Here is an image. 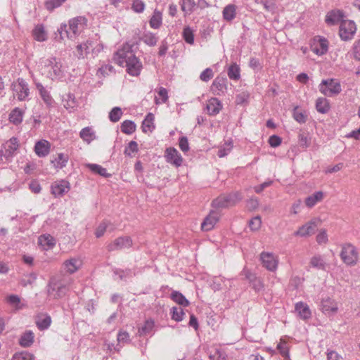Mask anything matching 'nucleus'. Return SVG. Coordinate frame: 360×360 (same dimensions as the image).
I'll use <instances>...</instances> for the list:
<instances>
[{
    "label": "nucleus",
    "mask_w": 360,
    "mask_h": 360,
    "mask_svg": "<svg viewBox=\"0 0 360 360\" xmlns=\"http://www.w3.org/2000/svg\"><path fill=\"white\" fill-rule=\"evenodd\" d=\"M122 115V111L121 108L115 107L112 109L109 114V119L113 122H117L120 120Z\"/></svg>",
    "instance_id": "3c124183"
},
{
    "label": "nucleus",
    "mask_w": 360,
    "mask_h": 360,
    "mask_svg": "<svg viewBox=\"0 0 360 360\" xmlns=\"http://www.w3.org/2000/svg\"><path fill=\"white\" fill-rule=\"evenodd\" d=\"M344 13L340 10H332L327 13L326 15V22L328 25H335L344 20Z\"/></svg>",
    "instance_id": "f3484780"
},
{
    "label": "nucleus",
    "mask_w": 360,
    "mask_h": 360,
    "mask_svg": "<svg viewBox=\"0 0 360 360\" xmlns=\"http://www.w3.org/2000/svg\"><path fill=\"white\" fill-rule=\"evenodd\" d=\"M262 220L259 216L253 217L249 222V226L252 231H257L261 227Z\"/></svg>",
    "instance_id": "e2e57ef3"
},
{
    "label": "nucleus",
    "mask_w": 360,
    "mask_h": 360,
    "mask_svg": "<svg viewBox=\"0 0 360 360\" xmlns=\"http://www.w3.org/2000/svg\"><path fill=\"white\" fill-rule=\"evenodd\" d=\"M299 144L302 148H306L310 145V139L304 133H300L298 136Z\"/></svg>",
    "instance_id": "052dcab7"
},
{
    "label": "nucleus",
    "mask_w": 360,
    "mask_h": 360,
    "mask_svg": "<svg viewBox=\"0 0 360 360\" xmlns=\"http://www.w3.org/2000/svg\"><path fill=\"white\" fill-rule=\"evenodd\" d=\"M185 316V313L184 310L180 307H174L171 309V316L172 319L175 321L179 322L181 321Z\"/></svg>",
    "instance_id": "37998d69"
},
{
    "label": "nucleus",
    "mask_w": 360,
    "mask_h": 360,
    "mask_svg": "<svg viewBox=\"0 0 360 360\" xmlns=\"http://www.w3.org/2000/svg\"><path fill=\"white\" fill-rule=\"evenodd\" d=\"M24 112L18 108L13 109L9 115V121L15 125L20 124L23 118Z\"/></svg>",
    "instance_id": "2f4dec72"
},
{
    "label": "nucleus",
    "mask_w": 360,
    "mask_h": 360,
    "mask_svg": "<svg viewBox=\"0 0 360 360\" xmlns=\"http://www.w3.org/2000/svg\"><path fill=\"white\" fill-rule=\"evenodd\" d=\"M67 284L62 282H51L49 288V295L53 299H59L66 295L68 291Z\"/></svg>",
    "instance_id": "1a4fd4ad"
},
{
    "label": "nucleus",
    "mask_w": 360,
    "mask_h": 360,
    "mask_svg": "<svg viewBox=\"0 0 360 360\" xmlns=\"http://www.w3.org/2000/svg\"><path fill=\"white\" fill-rule=\"evenodd\" d=\"M108 224L107 221H102L96 228L95 231V235L97 238H100L105 233L107 228H108Z\"/></svg>",
    "instance_id": "0e129e2a"
},
{
    "label": "nucleus",
    "mask_w": 360,
    "mask_h": 360,
    "mask_svg": "<svg viewBox=\"0 0 360 360\" xmlns=\"http://www.w3.org/2000/svg\"><path fill=\"white\" fill-rule=\"evenodd\" d=\"M293 118L299 123H305L307 121V115L304 112L298 111V106H295L292 112Z\"/></svg>",
    "instance_id": "8fccbe9b"
},
{
    "label": "nucleus",
    "mask_w": 360,
    "mask_h": 360,
    "mask_svg": "<svg viewBox=\"0 0 360 360\" xmlns=\"http://www.w3.org/2000/svg\"><path fill=\"white\" fill-rule=\"evenodd\" d=\"M70 191V184L65 180L57 181L51 185V193L55 196H62Z\"/></svg>",
    "instance_id": "ddd939ff"
},
{
    "label": "nucleus",
    "mask_w": 360,
    "mask_h": 360,
    "mask_svg": "<svg viewBox=\"0 0 360 360\" xmlns=\"http://www.w3.org/2000/svg\"><path fill=\"white\" fill-rule=\"evenodd\" d=\"M171 299L181 306L187 307L189 305L188 300L178 291H174L172 292Z\"/></svg>",
    "instance_id": "4c0bfd02"
},
{
    "label": "nucleus",
    "mask_w": 360,
    "mask_h": 360,
    "mask_svg": "<svg viewBox=\"0 0 360 360\" xmlns=\"http://www.w3.org/2000/svg\"><path fill=\"white\" fill-rule=\"evenodd\" d=\"M295 311L298 313L301 319L306 320L311 317V310L306 303L303 302H299L295 304Z\"/></svg>",
    "instance_id": "bb28decb"
},
{
    "label": "nucleus",
    "mask_w": 360,
    "mask_h": 360,
    "mask_svg": "<svg viewBox=\"0 0 360 360\" xmlns=\"http://www.w3.org/2000/svg\"><path fill=\"white\" fill-rule=\"evenodd\" d=\"M63 65L59 58L51 56L42 59L39 65V70L45 77L56 80L63 77Z\"/></svg>",
    "instance_id": "20e7f679"
},
{
    "label": "nucleus",
    "mask_w": 360,
    "mask_h": 360,
    "mask_svg": "<svg viewBox=\"0 0 360 360\" xmlns=\"http://www.w3.org/2000/svg\"><path fill=\"white\" fill-rule=\"evenodd\" d=\"M310 265L316 269L325 270L326 263L320 255H316L311 258Z\"/></svg>",
    "instance_id": "79ce46f5"
},
{
    "label": "nucleus",
    "mask_w": 360,
    "mask_h": 360,
    "mask_svg": "<svg viewBox=\"0 0 360 360\" xmlns=\"http://www.w3.org/2000/svg\"><path fill=\"white\" fill-rule=\"evenodd\" d=\"M214 76L213 71L210 68L205 69L200 76V78L203 82H207L210 80Z\"/></svg>",
    "instance_id": "69168bd1"
},
{
    "label": "nucleus",
    "mask_w": 360,
    "mask_h": 360,
    "mask_svg": "<svg viewBox=\"0 0 360 360\" xmlns=\"http://www.w3.org/2000/svg\"><path fill=\"white\" fill-rule=\"evenodd\" d=\"M154 328V321L153 320H147L143 325L139 328V333L141 335L150 333Z\"/></svg>",
    "instance_id": "c03bdc74"
},
{
    "label": "nucleus",
    "mask_w": 360,
    "mask_h": 360,
    "mask_svg": "<svg viewBox=\"0 0 360 360\" xmlns=\"http://www.w3.org/2000/svg\"><path fill=\"white\" fill-rule=\"evenodd\" d=\"M13 360H34V356L29 352H20L18 354H15Z\"/></svg>",
    "instance_id": "4d7b16f0"
},
{
    "label": "nucleus",
    "mask_w": 360,
    "mask_h": 360,
    "mask_svg": "<svg viewBox=\"0 0 360 360\" xmlns=\"http://www.w3.org/2000/svg\"><path fill=\"white\" fill-rule=\"evenodd\" d=\"M236 8L233 4L226 6V21H231L236 17Z\"/></svg>",
    "instance_id": "bf43d9fd"
},
{
    "label": "nucleus",
    "mask_w": 360,
    "mask_h": 360,
    "mask_svg": "<svg viewBox=\"0 0 360 360\" xmlns=\"http://www.w3.org/2000/svg\"><path fill=\"white\" fill-rule=\"evenodd\" d=\"M316 109L321 114L327 113L330 110L329 101L326 98H318L316 101Z\"/></svg>",
    "instance_id": "473e14b6"
},
{
    "label": "nucleus",
    "mask_w": 360,
    "mask_h": 360,
    "mask_svg": "<svg viewBox=\"0 0 360 360\" xmlns=\"http://www.w3.org/2000/svg\"><path fill=\"white\" fill-rule=\"evenodd\" d=\"M261 260L263 266L268 270L274 271L276 269L278 266V261L275 259L274 256L268 252H262L261 254Z\"/></svg>",
    "instance_id": "dca6fc26"
},
{
    "label": "nucleus",
    "mask_w": 360,
    "mask_h": 360,
    "mask_svg": "<svg viewBox=\"0 0 360 360\" xmlns=\"http://www.w3.org/2000/svg\"><path fill=\"white\" fill-rule=\"evenodd\" d=\"M340 257L342 260L348 265H353L356 264L358 259L356 249L351 243L342 245Z\"/></svg>",
    "instance_id": "423d86ee"
},
{
    "label": "nucleus",
    "mask_w": 360,
    "mask_h": 360,
    "mask_svg": "<svg viewBox=\"0 0 360 360\" xmlns=\"http://www.w3.org/2000/svg\"><path fill=\"white\" fill-rule=\"evenodd\" d=\"M250 98V94L243 91L236 96L235 103L236 105H247Z\"/></svg>",
    "instance_id": "603ef678"
},
{
    "label": "nucleus",
    "mask_w": 360,
    "mask_h": 360,
    "mask_svg": "<svg viewBox=\"0 0 360 360\" xmlns=\"http://www.w3.org/2000/svg\"><path fill=\"white\" fill-rule=\"evenodd\" d=\"M132 245V240L129 236L119 237L116 238L108 245V250L110 251L129 248Z\"/></svg>",
    "instance_id": "4468645a"
},
{
    "label": "nucleus",
    "mask_w": 360,
    "mask_h": 360,
    "mask_svg": "<svg viewBox=\"0 0 360 360\" xmlns=\"http://www.w3.org/2000/svg\"><path fill=\"white\" fill-rule=\"evenodd\" d=\"M51 323V318L46 314H40L36 318V325L40 330L47 329Z\"/></svg>",
    "instance_id": "a878e982"
},
{
    "label": "nucleus",
    "mask_w": 360,
    "mask_h": 360,
    "mask_svg": "<svg viewBox=\"0 0 360 360\" xmlns=\"http://www.w3.org/2000/svg\"><path fill=\"white\" fill-rule=\"evenodd\" d=\"M34 338V333L32 331H27L21 336L20 344L24 347H28L32 345Z\"/></svg>",
    "instance_id": "e433bc0d"
},
{
    "label": "nucleus",
    "mask_w": 360,
    "mask_h": 360,
    "mask_svg": "<svg viewBox=\"0 0 360 360\" xmlns=\"http://www.w3.org/2000/svg\"><path fill=\"white\" fill-rule=\"evenodd\" d=\"M113 61L117 65L125 68L126 72L132 77L140 75L143 64L134 53L131 46L124 44L113 55Z\"/></svg>",
    "instance_id": "f257e3e1"
},
{
    "label": "nucleus",
    "mask_w": 360,
    "mask_h": 360,
    "mask_svg": "<svg viewBox=\"0 0 360 360\" xmlns=\"http://www.w3.org/2000/svg\"><path fill=\"white\" fill-rule=\"evenodd\" d=\"M79 136L87 144H89L96 139L95 132L93 129L89 127L83 128L79 132Z\"/></svg>",
    "instance_id": "c85d7f7f"
},
{
    "label": "nucleus",
    "mask_w": 360,
    "mask_h": 360,
    "mask_svg": "<svg viewBox=\"0 0 360 360\" xmlns=\"http://www.w3.org/2000/svg\"><path fill=\"white\" fill-rule=\"evenodd\" d=\"M162 22V12L158 10H155L150 20L149 21V24L150 27L153 29L159 28Z\"/></svg>",
    "instance_id": "72a5a7b5"
},
{
    "label": "nucleus",
    "mask_w": 360,
    "mask_h": 360,
    "mask_svg": "<svg viewBox=\"0 0 360 360\" xmlns=\"http://www.w3.org/2000/svg\"><path fill=\"white\" fill-rule=\"evenodd\" d=\"M138 150V143L134 141H131L126 147L124 153L127 155L131 156L134 153H137Z\"/></svg>",
    "instance_id": "6e6d98bb"
},
{
    "label": "nucleus",
    "mask_w": 360,
    "mask_h": 360,
    "mask_svg": "<svg viewBox=\"0 0 360 360\" xmlns=\"http://www.w3.org/2000/svg\"><path fill=\"white\" fill-rule=\"evenodd\" d=\"M158 98L155 97V102L156 104L165 103L168 100L167 90L164 87H160L158 91Z\"/></svg>",
    "instance_id": "49530a36"
},
{
    "label": "nucleus",
    "mask_w": 360,
    "mask_h": 360,
    "mask_svg": "<svg viewBox=\"0 0 360 360\" xmlns=\"http://www.w3.org/2000/svg\"><path fill=\"white\" fill-rule=\"evenodd\" d=\"M13 91L19 101H24L30 94L27 83L23 79H18L13 84Z\"/></svg>",
    "instance_id": "9d476101"
},
{
    "label": "nucleus",
    "mask_w": 360,
    "mask_h": 360,
    "mask_svg": "<svg viewBox=\"0 0 360 360\" xmlns=\"http://www.w3.org/2000/svg\"><path fill=\"white\" fill-rule=\"evenodd\" d=\"M86 166L94 173L98 174L102 176L108 177L110 176V174L107 172L106 169L99 165L87 164Z\"/></svg>",
    "instance_id": "a19ab883"
},
{
    "label": "nucleus",
    "mask_w": 360,
    "mask_h": 360,
    "mask_svg": "<svg viewBox=\"0 0 360 360\" xmlns=\"http://www.w3.org/2000/svg\"><path fill=\"white\" fill-rule=\"evenodd\" d=\"M341 90L340 84L333 79L323 80L319 85V91L326 96L337 95Z\"/></svg>",
    "instance_id": "0eeeda50"
},
{
    "label": "nucleus",
    "mask_w": 360,
    "mask_h": 360,
    "mask_svg": "<svg viewBox=\"0 0 360 360\" xmlns=\"http://www.w3.org/2000/svg\"><path fill=\"white\" fill-rule=\"evenodd\" d=\"M356 31V27L354 21L344 20H342L339 34L340 38L344 41L350 40L353 38Z\"/></svg>",
    "instance_id": "6e6552de"
},
{
    "label": "nucleus",
    "mask_w": 360,
    "mask_h": 360,
    "mask_svg": "<svg viewBox=\"0 0 360 360\" xmlns=\"http://www.w3.org/2000/svg\"><path fill=\"white\" fill-rule=\"evenodd\" d=\"M51 150V143L45 140L41 139L37 141L34 146V152L39 157L46 156Z\"/></svg>",
    "instance_id": "6ab92c4d"
},
{
    "label": "nucleus",
    "mask_w": 360,
    "mask_h": 360,
    "mask_svg": "<svg viewBox=\"0 0 360 360\" xmlns=\"http://www.w3.org/2000/svg\"><path fill=\"white\" fill-rule=\"evenodd\" d=\"M63 105L68 110L76 108L77 103L74 94H68L63 99Z\"/></svg>",
    "instance_id": "58836bf2"
},
{
    "label": "nucleus",
    "mask_w": 360,
    "mask_h": 360,
    "mask_svg": "<svg viewBox=\"0 0 360 360\" xmlns=\"http://www.w3.org/2000/svg\"><path fill=\"white\" fill-rule=\"evenodd\" d=\"M182 36L185 41L189 44H193L194 42V34L193 30L190 27H184Z\"/></svg>",
    "instance_id": "de8ad7c7"
},
{
    "label": "nucleus",
    "mask_w": 360,
    "mask_h": 360,
    "mask_svg": "<svg viewBox=\"0 0 360 360\" xmlns=\"http://www.w3.org/2000/svg\"><path fill=\"white\" fill-rule=\"evenodd\" d=\"M323 198V193L322 191L315 192L311 195L308 196L305 199V204L308 207H312L318 202L321 201Z\"/></svg>",
    "instance_id": "f704fd0d"
},
{
    "label": "nucleus",
    "mask_w": 360,
    "mask_h": 360,
    "mask_svg": "<svg viewBox=\"0 0 360 360\" xmlns=\"http://www.w3.org/2000/svg\"><path fill=\"white\" fill-rule=\"evenodd\" d=\"M245 277L249 281L252 288L256 291L259 292L264 290V283L261 278H257L255 274L246 271Z\"/></svg>",
    "instance_id": "b1692460"
},
{
    "label": "nucleus",
    "mask_w": 360,
    "mask_h": 360,
    "mask_svg": "<svg viewBox=\"0 0 360 360\" xmlns=\"http://www.w3.org/2000/svg\"><path fill=\"white\" fill-rule=\"evenodd\" d=\"M227 74L229 77L233 80L240 79V68L236 63H232L228 68Z\"/></svg>",
    "instance_id": "c9c22d12"
},
{
    "label": "nucleus",
    "mask_w": 360,
    "mask_h": 360,
    "mask_svg": "<svg viewBox=\"0 0 360 360\" xmlns=\"http://www.w3.org/2000/svg\"><path fill=\"white\" fill-rule=\"evenodd\" d=\"M82 266V260L78 257L70 258L65 260L63 267L66 273L72 274L77 271Z\"/></svg>",
    "instance_id": "2eb2a0df"
},
{
    "label": "nucleus",
    "mask_w": 360,
    "mask_h": 360,
    "mask_svg": "<svg viewBox=\"0 0 360 360\" xmlns=\"http://www.w3.org/2000/svg\"><path fill=\"white\" fill-rule=\"evenodd\" d=\"M103 49L102 42L97 38H89L75 46V55L78 60L95 58Z\"/></svg>",
    "instance_id": "f03ea898"
},
{
    "label": "nucleus",
    "mask_w": 360,
    "mask_h": 360,
    "mask_svg": "<svg viewBox=\"0 0 360 360\" xmlns=\"http://www.w3.org/2000/svg\"><path fill=\"white\" fill-rule=\"evenodd\" d=\"M328 41L325 38H320L317 46H313L312 51L319 56H322L328 51Z\"/></svg>",
    "instance_id": "7c9ffc66"
},
{
    "label": "nucleus",
    "mask_w": 360,
    "mask_h": 360,
    "mask_svg": "<svg viewBox=\"0 0 360 360\" xmlns=\"http://www.w3.org/2000/svg\"><path fill=\"white\" fill-rule=\"evenodd\" d=\"M144 43L149 46H155L157 44L158 39L155 34L152 33H147L143 37Z\"/></svg>",
    "instance_id": "13d9d810"
},
{
    "label": "nucleus",
    "mask_w": 360,
    "mask_h": 360,
    "mask_svg": "<svg viewBox=\"0 0 360 360\" xmlns=\"http://www.w3.org/2000/svg\"><path fill=\"white\" fill-rule=\"evenodd\" d=\"M277 349L284 358H289L288 348L285 342L281 340L277 345Z\"/></svg>",
    "instance_id": "680f3d73"
},
{
    "label": "nucleus",
    "mask_w": 360,
    "mask_h": 360,
    "mask_svg": "<svg viewBox=\"0 0 360 360\" xmlns=\"http://www.w3.org/2000/svg\"><path fill=\"white\" fill-rule=\"evenodd\" d=\"M32 36L37 41H45L48 39V33L42 24L35 25L32 30Z\"/></svg>",
    "instance_id": "5701e85b"
},
{
    "label": "nucleus",
    "mask_w": 360,
    "mask_h": 360,
    "mask_svg": "<svg viewBox=\"0 0 360 360\" xmlns=\"http://www.w3.org/2000/svg\"><path fill=\"white\" fill-rule=\"evenodd\" d=\"M316 228V222L311 221L302 226L297 231L295 232L294 235L306 237L314 233Z\"/></svg>",
    "instance_id": "412c9836"
},
{
    "label": "nucleus",
    "mask_w": 360,
    "mask_h": 360,
    "mask_svg": "<svg viewBox=\"0 0 360 360\" xmlns=\"http://www.w3.org/2000/svg\"><path fill=\"white\" fill-rule=\"evenodd\" d=\"M222 105L216 98L210 99L207 104V110L210 115H215L219 112Z\"/></svg>",
    "instance_id": "c756f323"
},
{
    "label": "nucleus",
    "mask_w": 360,
    "mask_h": 360,
    "mask_svg": "<svg viewBox=\"0 0 360 360\" xmlns=\"http://www.w3.org/2000/svg\"><path fill=\"white\" fill-rule=\"evenodd\" d=\"M321 309L324 314L330 315L336 313L338 307L337 303L333 300L326 297L322 300Z\"/></svg>",
    "instance_id": "a211bd4d"
},
{
    "label": "nucleus",
    "mask_w": 360,
    "mask_h": 360,
    "mask_svg": "<svg viewBox=\"0 0 360 360\" xmlns=\"http://www.w3.org/2000/svg\"><path fill=\"white\" fill-rule=\"evenodd\" d=\"M242 198L241 194L239 192H233L226 195V205H234L239 202Z\"/></svg>",
    "instance_id": "5fc2aeb1"
},
{
    "label": "nucleus",
    "mask_w": 360,
    "mask_h": 360,
    "mask_svg": "<svg viewBox=\"0 0 360 360\" xmlns=\"http://www.w3.org/2000/svg\"><path fill=\"white\" fill-rule=\"evenodd\" d=\"M195 6V3L194 0H181V10L185 13L186 15L190 14L194 7Z\"/></svg>",
    "instance_id": "a18cd8bd"
},
{
    "label": "nucleus",
    "mask_w": 360,
    "mask_h": 360,
    "mask_svg": "<svg viewBox=\"0 0 360 360\" xmlns=\"http://www.w3.org/2000/svg\"><path fill=\"white\" fill-rule=\"evenodd\" d=\"M136 129L135 123L131 120H124L121 124V131L125 134H133Z\"/></svg>",
    "instance_id": "ea45409f"
},
{
    "label": "nucleus",
    "mask_w": 360,
    "mask_h": 360,
    "mask_svg": "<svg viewBox=\"0 0 360 360\" xmlns=\"http://www.w3.org/2000/svg\"><path fill=\"white\" fill-rule=\"evenodd\" d=\"M19 147V140L16 137H12L2 145L0 154L6 159V160L10 161L16 154Z\"/></svg>",
    "instance_id": "39448f33"
},
{
    "label": "nucleus",
    "mask_w": 360,
    "mask_h": 360,
    "mask_svg": "<svg viewBox=\"0 0 360 360\" xmlns=\"http://www.w3.org/2000/svg\"><path fill=\"white\" fill-rule=\"evenodd\" d=\"M66 0H46L44 3L45 8L52 11L56 8L60 6Z\"/></svg>",
    "instance_id": "09e8293b"
},
{
    "label": "nucleus",
    "mask_w": 360,
    "mask_h": 360,
    "mask_svg": "<svg viewBox=\"0 0 360 360\" xmlns=\"http://www.w3.org/2000/svg\"><path fill=\"white\" fill-rule=\"evenodd\" d=\"M165 158L167 162L179 167L182 165L183 158L178 150L174 148H168L165 153Z\"/></svg>",
    "instance_id": "f8f14e48"
},
{
    "label": "nucleus",
    "mask_w": 360,
    "mask_h": 360,
    "mask_svg": "<svg viewBox=\"0 0 360 360\" xmlns=\"http://www.w3.org/2000/svg\"><path fill=\"white\" fill-rule=\"evenodd\" d=\"M221 217V214L219 211H211L202 222L200 226L201 230L202 231H209L212 230L218 223Z\"/></svg>",
    "instance_id": "9b49d317"
},
{
    "label": "nucleus",
    "mask_w": 360,
    "mask_h": 360,
    "mask_svg": "<svg viewBox=\"0 0 360 360\" xmlns=\"http://www.w3.org/2000/svg\"><path fill=\"white\" fill-rule=\"evenodd\" d=\"M69 157L68 155L63 153H59L56 155L51 160V163L56 169H62L65 167L68 162Z\"/></svg>",
    "instance_id": "cd10ccee"
},
{
    "label": "nucleus",
    "mask_w": 360,
    "mask_h": 360,
    "mask_svg": "<svg viewBox=\"0 0 360 360\" xmlns=\"http://www.w3.org/2000/svg\"><path fill=\"white\" fill-rule=\"evenodd\" d=\"M155 121V116L153 113L149 112L146 116L145 119L143 120L141 125V129L142 131L145 134L152 132L155 128V125L154 123Z\"/></svg>",
    "instance_id": "393cba45"
},
{
    "label": "nucleus",
    "mask_w": 360,
    "mask_h": 360,
    "mask_svg": "<svg viewBox=\"0 0 360 360\" xmlns=\"http://www.w3.org/2000/svg\"><path fill=\"white\" fill-rule=\"evenodd\" d=\"M86 26L87 19L83 16H77L70 19L68 22V30H67L68 25L66 24H62L58 30L60 40L63 41L65 37L72 39L77 37Z\"/></svg>",
    "instance_id": "7ed1b4c3"
},
{
    "label": "nucleus",
    "mask_w": 360,
    "mask_h": 360,
    "mask_svg": "<svg viewBox=\"0 0 360 360\" xmlns=\"http://www.w3.org/2000/svg\"><path fill=\"white\" fill-rule=\"evenodd\" d=\"M38 243L43 250H49L55 246L56 240L50 234H44L39 237Z\"/></svg>",
    "instance_id": "aec40b11"
},
{
    "label": "nucleus",
    "mask_w": 360,
    "mask_h": 360,
    "mask_svg": "<svg viewBox=\"0 0 360 360\" xmlns=\"http://www.w3.org/2000/svg\"><path fill=\"white\" fill-rule=\"evenodd\" d=\"M352 49L354 58L356 60H360V39L354 41Z\"/></svg>",
    "instance_id": "774afa93"
},
{
    "label": "nucleus",
    "mask_w": 360,
    "mask_h": 360,
    "mask_svg": "<svg viewBox=\"0 0 360 360\" xmlns=\"http://www.w3.org/2000/svg\"><path fill=\"white\" fill-rule=\"evenodd\" d=\"M145 3L143 0H133L131 9L137 13H143L145 10Z\"/></svg>",
    "instance_id": "864d4df0"
},
{
    "label": "nucleus",
    "mask_w": 360,
    "mask_h": 360,
    "mask_svg": "<svg viewBox=\"0 0 360 360\" xmlns=\"http://www.w3.org/2000/svg\"><path fill=\"white\" fill-rule=\"evenodd\" d=\"M328 235L326 230H321L316 236V242L321 245L326 244L328 242Z\"/></svg>",
    "instance_id": "338daca9"
},
{
    "label": "nucleus",
    "mask_w": 360,
    "mask_h": 360,
    "mask_svg": "<svg viewBox=\"0 0 360 360\" xmlns=\"http://www.w3.org/2000/svg\"><path fill=\"white\" fill-rule=\"evenodd\" d=\"M36 87L44 103L48 107L52 106L54 103V100L52 98L50 92L41 83H37L36 84Z\"/></svg>",
    "instance_id": "4be33fe9"
}]
</instances>
